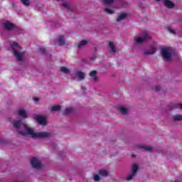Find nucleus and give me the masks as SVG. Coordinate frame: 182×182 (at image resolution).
<instances>
[{"instance_id":"27","label":"nucleus","mask_w":182,"mask_h":182,"mask_svg":"<svg viewBox=\"0 0 182 182\" xmlns=\"http://www.w3.org/2000/svg\"><path fill=\"white\" fill-rule=\"evenodd\" d=\"M39 52L41 53V55H45V53L46 52V48L41 47L39 48Z\"/></svg>"},{"instance_id":"19","label":"nucleus","mask_w":182,"mask_h":182,"mask_svg":"<svg viewBox=\"0 0 182 182\" xmlns=\"http://www.w3.org/2000/svg\"><path fill=\"white\" fill-rule=\"evenodd\" d=\"M70 113H73V107H68L65 109L64 112V114H70Z\"/></svg>"},{"instance_id":"20","label":"nucleus","mask_w":182,"mask_h":182,"mask_svg":"<svg viewBox=\"0 0 182 182\" xmlns=\"http://www.w3.org/2000/svg\"><path fill=\"white\" fill-rule=\"evenodd\" d=\"M139 149H141L145 151H151V150H153V148L151 146H139Z\"/></svg>"},{"instance_id":"7","label":"nucleus","mask_w":182,"mask_h":182,"mask_svg":"<svg viewBox=\"0 0 182 182\" xmlns=\"http://www.w3.org/2000/svg\"><path fill=\"white\" fill-rule=\"evenodd\" d=\"M35 119L36 120H37V122H38L40 124H43V125L46 124V118L42 116L37 115L35 117Z\"/></svg>"},{"instance_id":"23","label":"nucleus","mask_w":182,"mask_h":182,"mask_svg":"<svg viewBox=\"0 0 182 182\" xmlns=\"http://www.w3.org/2000/svg\"><path fill=\"white\" fill-rule=\"evenodd\" d=\"M51 110H53V112H58V110H60V105H55L52 107Z\"/></svg>"},{"instance_id":"25","label":"nucleus","mask_w":182,"mask_h":182,"mask_svg":"<svg viewBox=\"0 0 182 182\" xmlns=\"http://www.w3.org/2000/svg\"><path fill=\"white\" fill-rule=\"evenodd\" d=\"M173 120H175L176 122L182 120V116L181 115H175V116H173Z\"/></svg>"},{"instance_id":"22","label":"nucleus","mask_w":182,"mask_h":182,"mask_svg":"<svg viewBox=\"0 0 182 182\" xmlns=\"http://www.w3.org/2000/svg\"><path fill=\"white\" fill-rule=\"evenodd\" d=\"M87 43V41L82 40L80 43L77 45V48H82V46H85Z\"/></svg>"},{"instance_id":"13","label":"nucleus","mask_w":182,"mask_h":182,"mask_svg":"<svg viewBox=\"0 0 182 182\" xmlns=\"http://www.w3.org/2000/svg\"><path fill=\"white\" fill-rule=\"evenodd\" d=\"M18 116H20V117H23V119H27L28 117V115L26 114V112L25 111V109H19Z\"/></svg>"},{"instance_id":"12","label":"nucleus","mask_w":182,"mask_h":182,"mask_svg":"<svg viewBox=\"0 0 182 182\" xmlns=\"http://www.w3.org/2000/svg\"><path fill=\"white\" fill-rule=\"evenodd\" d=\"M90 76L92 77L94 82H97V72L92 70L90 73Z\"/></svg>"},{"instance_id":"30","label":"nucleus","mask_w":182,"mask_h":182,"mask_svg":"<svg viewBox=\"0 0 182 182\" xmlns=\"http://www.w3.org/2000/svg\"><path fill=\"white\" fill-rule=\"evenodd\" d=\"M105 4H106L107 5H110L112 4H113V1L114 0H103Z\"/></svg>"},{"instance_id":"5","label":"nucleus","mask_w":182,"mask_h":182,"mask_svg":"<svg viewBox=\"0 0 182 182\" xmlns=\"http://www.w3.org/2000/svg\"><path fill=\"white\" fill-rule=\"evenodd\" d=\"M31 164L33 168H42V164H41V162H39L36 158L31 159Z\"/></svg>"},{"instance_id":"31","label":"nucleus","mask_w":182,"mask_h":182,"mask_svg":"<svg viewBox=\"0 0 182 182\" xmlns=\"http://www.w3.org/2000/svg\"><path fill=\"white\" fill-rule=\"evenodd\" d=\"M94 180H95V181H100V176H99V175H97V174L94 175Z\"/></svg>"},{"instance_id":"1","label":"nucleus","mask_w":182,"mask_h":182,"mask_svg":"<svg viewBox=\"0 0 182 182\" xmlns=\"http://www.w3.org/2000/svg\"><path fill=\"white\" fill-rule=\"evenodd\" d=\"M14 129H16L17 133L21 136H31L33 139H46L50 137L49 132H35L26 124H23L22 121H14L13 122Z\"/></svg>"},{"instance_id":"29","label":"nucleus","mask_w":182,"mask_h":182,"mask_svg":"<svg viewBox=\"0 0 182 182\" xmlns=\"http://www.w3.org/2000/svg\"><path fill=\"white\" fill-rule=\"evenodd\" d=\"M105 11L107 14H109V15H112V14H114V11L112 9H105Z\"/></svg>"},{"instance_id":"2","label":"nucleus","mask_w":182,"mask_h":182,"mask_svg":"<svg viewBox=\"0 0 182 182\" xmlns=\"http://www.w3.org/2000/svg\"><path fill=\"white\" fill-rule=\"evenodd\" d=\"M11 49L14 52V55L17 58L18 60H22L23 59V55H25V53H21V50H22V48L19 46V44H18L16 42H14L11 45Z\"/></svg>"},{"instance_id":"21","label":"nucleus","mask_w":182,"mask_h":182,"mask_svg":"<svg viewBox=\"0 0 182 182\" xmlns=\"http://www.w3.org/2000/svg\"><path fill=\"white\" fill-rule=\"evenodd\" d=\"M60 71L65 74L70 73V70L65 67L61 68Z\"/></svg>"},{"instance_id":"24","label":"nucleus","mask_w":182,"mask_h":182,"mask_svg":"<svg viewBox=\"0 0 182 182\" xmlns=\"http://www.w3.org/2000/svg\"><path fill=\"white\" fill-rule=\"evenodd\" d=\"M21 1L25 6H29V5H31V1L29 0H21Z\"/></svg>"},{"instance_id":"18","label":"nucleus","mask_w":182,"mask_h":182,"mask_svg":"<svg viewBox=\"0 0 182 182\" xmlns=\"http://www.w3.org/2000/svg\"><path fill=\"white\" fill-rule=\"evenodd\" d=\"M118 110L122 113V114H126L127 113V108L123 107H118Z\"/></svg>"},{"instance_id":"33","label":"nucleus","mask_w":182,"mask_h":182,"mask_svg":"<svg viewBox=\"0 0 182 182\" xmlns=\"http://www.w3.org/2000/svg\"><path fill=\"white\" fill-rule=\"evenodd\" d=\"M34 102H39V97H34Z\"/></svg>"},{"instance_id":"15","label":"nucleus","mask_w":182,"mask_h":182,"mask_svg":"<svg viewBox=\"0 0 182 182\" xmlns=\"http://www.w3.org/2000/svg\"><path fill=\"white\" fill-rule=\"evenodd\" d=\"M76 76L78 77L79 80H83L85 77V73L83 72H77Z\"/></svg>"},{"instance_id":"26","label":"nucleus","mask_w":182,"mask_h":182,"mask_svg":"<svg viewBox=\"0 0 182 182\" xmlns=\"http://www.w3.org/2000/svg\"><path fill=\"white\" fill-rule=\"evenodd\" d=\"M62 6H64V8H66V9H68V11L70 9V7H69V4L66 1H63Z\"/></svg>"},{"instance_id":"9","label":"nucleus","mask_w":182,"mask_h":182,"mask_svg":"<svg viewBox=\"0 0 182 182\" xmlns=\"http://www.w3.org/2000/svg\"><path fill=\"white\" fill-rule=\"evenodd\" d=\"M164 5L168 9H172V8H174V4H173L172 1L169 0H164Z\"/></svg>"},{"instance_id":"11","label":"nucleus","mask_w":182,"mask_h":182,"mask_svg":"<svg viewBox=\"0 0 182 182\" xmlns=\"http://www.w3.org/2000/svg\"><path fill=\"white\" fill-rule=\"evenodd\" d=\"M150 49V51H144V55H154V53H156V48H154V46H151Z\"/></svg>"},{"instance_id":"10","label":"nucleus","mask_w":182,"mask_h":182,"mask_svg":"<svg viewBox=\"0 0 182 182\" xmlns=\"http://www.w3.org/2000/svg\"><path fill=\"white\" fill-rule=\"evenodd\" d=\"M109 53H116V47H114V44H113V41H109Z\"/></svg>"},{"instance_id":"6","label":"nucleus","mask_w":182,"mask_h":182,"mask_svg":"<svg viewBox=\"0 0 182 182\" xmlns=\"http://www.w3.org/2000/svg\"><path fill=\"white\" fill-rule=\"evenodd\" d=\"M137 170H139V166H137V165H136V164H134L132 166V174L129 175L127 178V181H130V180L133 179V177H134L136 176V174L137 173Z\"/></svg>"},{"instance_id":"4","label":"nucleus","mask_w":182,"mask_h":182,"mask_svg":"<svg viewBox=\"0 0 182 182\" xmlns=\"http://www.w3.org/2000/svg\"><path fill=\"white\" fill-rule=\"evenodd\" d=\"M161 53L164 60H166V62H168L171 60V50L168 48H162Z\"/></svg>"},{"instance_id":"8","label":"nucleus","mask_w":182,"mask_h":182,"mask_svg":"<svg viewBox=\"0 0 182 182\" xmlns=\"http://www.w3.org/2000/svg\"><path fill=\"white\" fill-rule=\"evenodd\" d=\"M4 28L6 29V31H11V29H14V28H15V25L9 22L4 23Z\"/></svg>"},{"instance_id":"17","label":"nucleus","mask_w":182,"mask_h":182,"mask_svg":"<svg viewBox=\"0 0 182 182\" xmlns=\"http://www.w3.org/2000/svg\"><path fill=\"white\" fill-rule=\"evenodd\" d=\"M99 174H100V176H102V177H107L109 173L106 170H100Z\"/></svg>"},{"instance_id":"34","label":"nucleus","mask_w":182,"mask_h":182,"mask_svg":"<svg viewBox=\"0 0 182 182\" xmlns=\"http://www.w3.org/2000/svg\"><path fill=\"white\" fill-rule=\"evenodd\" d=\"M81 89H82L83 90H86V88L85 87H82Z\"/></svg>"},{"instance_id":"3","label":"nucleus","mask_w":182,"mask_h":182,"mask_svg":"<svg viewBox=\"0 0 182 182\" xmlns=\"http://www.w3.org/2000/svg\"><path fill=\"white\" fill-rule=\"evenodd\" d=\"M151 37L147 34L146 31H144V36L142 37H136L135 41L138 45L143 43L144 42H147V41H150Z\"/></svg>"},{"instance_id":"28","label":"nucleus","mask_w":182,"mask_h":182,"mask_svg":"<svg viewBox=\"0 0 182 182\" xmlns=\"http://www.w3.org/2000/svg\"><path fill=\"white\" fill-rule=\"evenodd\" d=\"M153 90H154L155 92H160V90H161V87L156 85L153 87Z\"/></svg>"},{"instance_id":"35","label":"nucleus","mask_w":182,"mask_h":182,"mask_svg":"<svg viewBox=\"0 0 182 182\" xmlns=\"http://www.w3.org/2000/svg\"><path fill=\"white\" fill-rule=\"evenodd\" d=\"M141 5H143L142 3H139V6L141 7Z\"/></svg>"},{"instance_id":"14","label":"nucleus","mask_w":182,"mask_h":182,"mask_svg":"<svg viewBox=\"0 0 182 182\" xmlns=\"http://www.w3.org/2000/svg\"><path fill=\"white\" fill-rule=\"evenodd\" d=\"M58 43L60 45V46H63V45H65V36H60L58 38Z\"/></svg>"},{"instance_id":"32","label":"nucleus","mask_w":182,"mask_h":182,"mask_svg":"<svg viewBox=\"0 0 182 182\" xmlns=\"http://www.w3.org/2000/svg\"><path fill=\"white\" fill-rule=\"evenodd\" d=\"M168 31H169V32L171 33H176V31H174V30L173 29H171V28H168Z\"/></svg>"},{"instance_id":"16","label":"nucleus","mask_w":182,"mask_h":182,"mask_svg":"<svg viewBox=\"0 0 182 182\" xmlns=\"http://www.w3.org/2000/svg\"><path fill=\"white\" fill-rule=\"evenodd\" d=\"M127 16V15L126 14L122 13V14H121L119 16V17H118V18H117V21L118 22H120L121 21H123V19H126Z\"/></svg>"}]
</instances>
